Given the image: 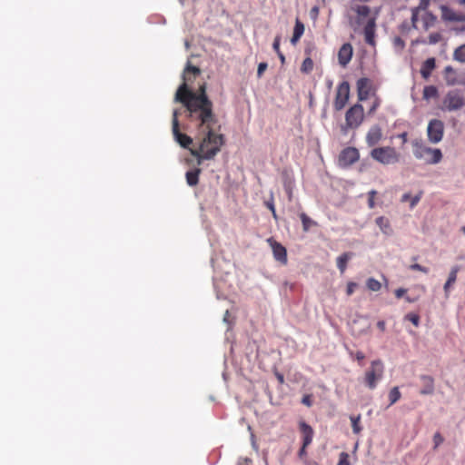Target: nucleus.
Instances as JSON below:
<instances>
[{"label": "nucleus", "mask_w": 465, "mask_h": 465, "mask_svg": "<svg viewBox=\"0 0 465 465\" xmlns=\"http://www.w3.org/2000/svg\"><path fill=\"white\" fill-rule=\"evenodd\" d=\"M366 286L372 292H378L381 288V282L373 277H370L366 281Z\"/></svg>", "instance_id": "obj_37"}, {"label": "nucleus", "mask_w": 465, "mask_h": 465, "mask_svg": "<svg viewBox=\"0 0 465 465\" xmlns=\"http://www.w3.org/2000/svg\"><path fill=\"white\" fill-rule=\"evenodd\" d=\"M231 318V313L229 312V310H226L224 314H223V322H225L229 327H231L233 322L230 319Z\"/></svg>", "instance_id": "obj_57"}, {"label": "nucleus", "mask_w": 465, "mask_h": 465, "mask_svg": "<svg viewBox=\"0 0 465 465\" xmlns=\"http://www.w3.org/2000/svg\"><path fill=\"white\" fill-rule=\"evenodd\" d=\"M442 110L452 112L461 109L465 104V101L464 98L460 95V90L453 89L447 93L442 101Z\"/></svg>", "instance_id": "obj_7"}, {"label": "nucleus", "mask_w": 465, "mask_h": 465, "mask_svg": "<svg viewBox=\"0 0 465 465\" xmlns=\"http://www.w3.org/2000/svg\"><path fill=\"white\" fill-rule=\"evenodd\" d=\"M268 68V64L266 62H261L259 63L258 64V67H257V78H262V76L263 75L264 72L267 70Z\"/></svg>", "instance_id": "obj_46"}, {"label": "nucleus", "mask_w": 465, "mask_h": 465, "mask_svg": "<svg viewBox=\"0 0 465 465\" xmlns=\"http://www.w3.org/2000/svg\"><path fill=\"white\" fill-rule=\"evenodd\" d=\"M264 205L272 212V217L277 220L278 215L276 213L273 194L271 193L270 199L264 202Z\"/></svg>", "instance_id": "obj_40"}, {"label": "nucleus", "mask_w": 465, "mask_h": 465, "mask_svg": "<svg viewBox=\"0 0 465 465\" xmlns=\"http://www.w3.org/2000/svg\"><path fill=\"white\" fill-rule=\"evenodd\" d=\"M298 426L302 434V443H304L305 446H309L312 442L314 436V430L312 427L304 420H299Z\"/></svg>", "instance_id": "obj_16"}, {"label": "nucleus", "mask_w": 465, "mask_h": 465, "mask_svg": "<svg viewBox=\"0 0 465 465\" xmlns=\"http://www.w3.org/2000/svg\"><path fill=\"white\" fill-rule=\"evenodd\" d=\"M268 242H270V245L272 249V253L274 259L279 262L281 264H287L288 258H287V250L286 248L277 241H275L273 238L268 239Z\"/></svg>", "instance_id": "obj_15"}, {"label": "nucleus", "mask_w": 465, "mask_h": 465, "mask_svg": "<svg viewBox=\"0 0 465 465\" xmlns=\"http://www.w3.org/2000/svg\"><path fill=\"white\" fill-rule=\"evenodd\" d=\"M173 101L183 105L185 116L189 121H201L202 125L219 122L213 111V103L206 93L205 83L199 85L197 92L187 83H182L174 94Z\"/></svg>", "instance_id": "obj_1"}, {"label": "nucleus", "mask_w": 465, "mask_h": 465, "mask_svg": "<svg viewBox=\"0 0 465 465\" xmlns=\"http://www.w3.org/2000/svg\"><path fill=\"white\" fill-rule=\"evenodd\" d=\"M273 374L274 376L276 377L277 381H279L280 384H283L284 383V376L282 372H280L276 367H273Z\"/></svg>", "instance_id": "obj_56"}, {"label": "nucleus", "mask_w": 465, "mask_h": 465, "mask_svg": "<svg viewBox=\"0 0 465 465\" xmlns=\"http://www.w3.org/2000/svg\"><path fill=\"white\" fill-rule=\"evenodd\" d=\"M355 256L353 252H345L336 259V265L341 273H343L348 266V262Z\"/></svg>", "instance_id": "obj_24"}, {"label": "nucleus", "mask_w": 465, "mask_h": 465, "mask_svg": "<svg viewBox=\"0 0 465 465\" xmlns=\"http://www.w3.org/2000/svg\"><path fill=\"white\" fill-rule=\"evenodd\" d=\"M411 28H412V27L409 25L407 21L402 22L400 25V30L402 33L409 32L411 30Z\"/></svg>", "instance_id": "obj_63"}, {"label": "nucleus", "mask_w": 465, "mask_h": 465, "mask_svg": "<svg viewBox=\"0 0 465 465\" xmlns=\"http://www.w3.org/2000/svg\"><path fill=\"white\" fill-rule=\"evenodd\" d=\"M401 397V393L400 391L399 387H393L389 392V406L395 404Z\"/></svg>", "instance_id": "obj_34"}, {"label": "nucleus", "mask_w": 465, "mask_h": 465, "mask_svg": "<svg viewBox=\"0 0 465 465\" xmlns=\"http://www.w3.org/2000/svg\"><path fill=\"white\" fill-rule=\"evenodd\" d=\"M422 194H423V193L421 191H420L419 193L416 194L415 196H411V193H406L401 196V202L405 203V202L410 201V207L413 208L414 206H416L419 203V202L421 199Z\"/></svg>", "instance_id": "obj_30"}, {"label": "nucleus", "mask_w": 465, "mask_h": 465, "mask_svg": "<svg viewBox=\"0 0 465 465\" xmlns=\"http://www.w3.org/2000/svg\"><path fill=\"white\" fill-rule=\"evenodd\" d=\"M393 45L402 50L405 47V41L401 36H395L393 39Z\"/></svg>", "instance_id": "obj_54"}, {"label": "nucleus", "mask_w": 465, "mask_h": 465, "mask_svg": "<svg viewBox=\"0 0 465 465\" xmlns=\"http://www.w3.org/2000/svg\"><path fill=\"white\" fill-rule=\"evenodd\" d=\"M374 97H375V99H374L371 106L370 107V109L367 112L368 116L372 115L381 105V98L377 95H374Z\"/></svg>", "instance_id": "obj_42"}, {"label": "nucleus", "mask_w": 465, "mask_h": 465, "mask_svg": "<svg viewBox=\"0 0 465 465\" xmlns=\"http://www.w3.org/2000/svg\"><path fill=\"white\" fill-rule=\"evenodd\" d=\"M308 446H305L304 443H302V447L300 448L298 451V457L302 460H303L307 456L306 448Z\"/></svg>", "instance_id": "obj_59"}, {"label": "nucleus", "mask_w": 465, "mask_h": 465, "mask_svg": "<svg viewBox=\"0 0 465 465\" xmlns=\"http://www.w3.org/2000/svg\"><path fill=\"white\" fill-rule=\"evenodd\" d=\"M430 5V0H420V4L418 6H416L419 10H426L428 6Z\"/></svg>", "instance_id": "obj_60"}, {"label": "nucleus", "mask_w": 465, "mask_h": 465, "mask_svg": "<svg viewBox=\"0 0 465 465\" xmlns=\"http://www.w3.org/2000/svg\"><path fill=\"white\" fill-rule=\"evenodd\" d=\"M460 265H454L451 267L450 272L448 276V279L443 286V290H444L446 297H449L450 289L451 285L456 282L457 274L460 272Z\"/></svg>", "instance_id": "obj_26"}, {"label": "nucleus", "mask_w": 465, "mask_h": 465, "mask_svg": "<svg viewBox=\"0 0 465 465\" xmlns=\"http://www.w3.org/2000/svg\"><path fill=\"white\" fill-rule=\"evenodd\" d=\"M350 98V84L348 81H342L336 90V96L333 103L335 111H341L347 104Z\"/></svg>", "instance_id": "obj_12"}, {"label": "nucleus", "mask_w": 465, "mask_h": 465, "mask_svg": "<svg viewBox=\"0 0 465 465\" xmlns=\"http://www.w3.org/2000/svg\"><path fill=\"white\" fill-rule=\"evenodd\" d=\"M360 420H361L360 415L351 416V427H352V431L354 434H359L362 430V427L360 425Z\"/></svg>", "instance_id": "obj_39"}, {"label": "nucleus", "mask_w": 465, "mask_h": 465, "mask_svg": "<svg viewBox=\"0 0 465 465\" xmlns=\"http://www.w3.org/2000/svg\"><path fill=\"white\" fill-rule=\"evenodd\" d=\"M453 58L460 63H465V44L454 50Z\"/></svg>", "instance_id": "obj_35"}, {"label": "nucleus", "mask_w": 465, "mask_h": 465, "mask_svg": "<svg viewBox=\"0 0 465 465\" xmlns=\"http://www.w3.org/2000/svg\"><path fill=\"white\" fill-rule=\"evenodd\" d=\"M328 106H329V99L326 98L325 103H324V106L322 108V114H321L322 119H326L327 118V108H328Z\"/></svg>", "instance_id": "obj_62"}, {"label": "nucleus", "mask_w": 465, "mask_h": 465, "mask_svg": "<svg viewBox=\"0 0 465 465\" xmlns=\"http://www.w3.org/2000/svg\"><path fill=\"white\" fill-rule=\"evenodd\" d=\"M300 218L302 223V229L304 232H308L312 225H316L317 223L312 220L305 213L300 214Z\"/></svg>", "instance_id": "obj_33"}, {"label": "nucleus", "mask_w": 465, "mask_h": 465, "mask_svg": "<svg viewBox=\"0 0 465 465\" xmlns=\"http://www.w3.org/2000/svg\"><path fill=\"white\" fill-rule=\"evenodd\" d=\"M442 39V35L440 33H431L429 35V41L428 44L430 45H436Z\"/></svg>", "instance_id": "obj_45"}, {"label": "nucleus", "mask_w": 465, "mask_h": 465, "mask_svg": "<svg viewBox=\"0 0 465 465\" xmlns=\"http://www.w3.org/2000/svg\"><path fill=\"white\" fill-rule=\"evenodd\" d=\"M435 67H436V59L434 57H430V58L426 59L422 63L420 71L422 78L428 79L431 75V73L435 69Z\"/></svg>", "instance_id": "obj_23"}, {"label": "nucleus", "mask_w": 465, "mask_h": 465, "mask_svg": "<svg viewBox=\"0 0 465 465\" xmlns=\"http://www.w3.org/2000/svg\"><path fill=\"white\" fill-rule=\"evenodd\" d=\"M382 137V130L379 124H373L366 134V143L368 146L376 145Z\"/></svg>", "instance_id": "obj_21"}, {"label": "nucleus", "mask_w": 465, "mask_h": 465, "mask_svg": "<svg viewBox=\"0 0 465 465\" xmlns=\"http://www.w3.org/2000/svg\"><path fill=\"white\" fill-rule=\"evenodd\" d=\"M178 116H179V110L178 109H174L173 111L172 128L180 127V123H179V120H178Z\"/></svg>", "instance_id": "obj_50"}, {"label": "nucleus", "mask_w": 465, "mask_h": 465, "mask_svg": "<svg viewBox=\"0 0 465 465\" xmlns=\"http://www.w3.org/2000/svg\"><path fill=\"white\" fill-rule=\"evenodd\" d=\"M196 123V129L199 134H203L202 141L199 143L201 148H207L209 145L217 147L219 152L221 147L225 144L226 138L223 134L217 132L221 130V124H201V121H194Z\"/></svg>", "instance_id": "obj_2"}, {"label": "nucleus", "mask_w": 465, "mask_h": 465, "mask_svg": "<svg viewBox=\"0 0 465 465\" xmlns=\"http://www.w3.org/2000/svg\"><path fill=\"white\" fill-rule=\"evenodd\" d=\"M420 380L422 383V387L420 390V394L423 396L432 395L435 391V381L430 375L421 374Z\"/></svg>", "instance_id": "obj_19"}, {"label": "nucleus", "mask_w": 465, "mask_h": 465, "mask_svg": "<svg viewBox=\"0 0 465 465\" xmlns=\"http://www.w3.org/2000/svg\"><path fill=\"white\" fill-rule=\"evenodd\" d=\"M351 334L355 337H361L369 332L371 322H369V315H362L356 313L354 319L349 322Z\"/></svg>", "instance_id": "obj_8"}, {"label": "nucleus", "mask_w": 465, "mask_h": 465, "mask_svg": "<svg viewBox=\"0 0 465 465\" xmlns=\"http://www.w3.org/2000/svg\"><path fill=\"white\" fill-rule=\"evenodd\" d=\"M364 108L361 103L351 105L345 114V124L341 125V133L346 134L349 129H357L364 121Z\"/></svg>", "instance_id": "obj_3"}, {"label": "nucleus", "mask_w": 465, "mask_h": 465, "mask_svg": "<svg viewBox=\"0 0 465 465\" xmlns=\"http://www.w3.org/2000/svg\"><path fill=\"white\" fill-rule=\"evenodd\" d=\"M410 270L411 271H419L424 273H428L430 272V269L428 267L422 266L419 263H413L410 266Z\"/></svg>", "instance_id": "obj_49"}, {"label": "nucleus", "mask_w": 465, "mask_h": 465, "mask_svg": "<svg viewBox=\"0 0 465 465\" xmlns=\"http://www.w3.org/2000/svg\"><path fill=\"white\" fill-rule=\"evenodd\" d=\"M313 69V61L310 56H307L301 66V72L304 74H310Z\"/></svg>", "instance_id": "obj_36"}, {"label": "nucleus", "mask_w": 465, "mask_h": 465, "mask_svg": "<svg viewBox=\"0 0 465 465\" xmlns=\"http://www.w3.org/2000/svg\"><path fill=\"white\" fill-rule=\"evenodd\" d=\"M422 20H423V28L425 30H428L429 28H430L431 26L434 25V24L437 21V16L433 13L427 11L425 13L424 16L422 17Z\"/></svg>", "instance_id": "obj_31"}, {"label": "nucleus", "mask_w": 465, "mask_h": 465, "mask_svg": "<svg viewBox=\"0 0 465 465\" xmlns=\"http://www.w3.org/2000/svg\"><path fill=\"white\" fill-rule=\"evenodd\" d=\"M304 24L299 18H296L293 28V34L298 35L299 36H302L304 34Z\"/></svg>", "instance_id": "obj_41"}, {"label": "nucleus", "mask_w": 465, "mask_h": 465, "mask_svg": "<svg viewBox=\"0 0 465 465\" xmlns=\"http://www.w3.org/2000/svg\"><path fill=\"white\" fill-rule=\"evenodd\" d=\"M441 18L446 22H460V14H456L451 8L448 5H441Z\"/></svg>", "instance_id": "obj_27"}, {"label": "nucleus", "mask_w": 465, "mask_h": 465, "mask_svg": "<svg viewBox=\"0 0 465 465\" xmlns=\"http://www.w3.org/2000/svg\"><path fill=\"white\" fill-rule=\"evenodd\" d=\"M281 39H282L281 35H277L272 43V49L274 50V52L276 54L279 52H282L280 49Z\"/></svg>", "instance_id": "obj_52"}, {"label": "nucleus", "mask_w": 465, "mask_h": 465, "mask_svg": "<svg viewBox=\"0 0 465 465\" xmlns=\"http://www.w3.org/2000/svg\"><path fill=\"white\" fill-rule=\"evenodd\" d=\"M360 158V153L355 147H346L342 149L339 154V165L347 168L356 163Z\"/></svg>", "instance_id": "obj_13"}, {"label": "nucleus", "mask_w": 465, "mask_h": 465, "mask_svg": "<svg viewBox=\"0 0 465 465\" xmlns=\"http://www.w3.org/2000/svg\"><path fill=\"white\" fill-rule=\"evenodd\" d=\"M320 8L318 5H314L310 10V17L312 20L315 21L318 18Z\"/></svg>", "instance_id": "obj_53"}, {"label": "nucleus", "mask_w": 465, "mask_h": 465, "mask_svg": "<svg viewBox=\"0 0 465 465\" xmlns=\"http://www.w3.org/2000/svg\"><path fill=\"white\" fill-rule=\"evenodd\" d=\"M406 293H407V289L402 288V287L398 288L394 291V294H395L396 298H398V299L404 297Z\"/></svg>", "instance_id": "obj_58"}, {"label": "nucleus", "mask_w": 465, "mask_h": 465, "mask_svg": "<svg viewBox=\"0 0 465 465\" xmlns=\"http://www.w3.org/2000/svg\"><path fill=\"white\" fill-rule=\"evenodd\" d=\"M439 96L438 87L435 85H427L423 89V99L430 100V98H437Z\"/></svg>", "instance_id": "obj_32"}, {"label": "nucleus", "mask_w": 465, "mask_h": 465, "mask_svg": "<svg viewBox=\"0 0 465 465\" xmlns=\"http://www.w3.org/2000/svg\"><path fill=\"white\" fill-rule=\"evenodd\" d=\"M444 134V123L439 119H431L427 127L428 140L432 143H440Z\"/></svg>", "instance_id": "obj_11"}, {"label": "nucleus", "mask_w": 465, "mask_h": 465, "mask_svg": "<svg viewBox=\"0 0 465 465\" xmlns=\"http://www.w3.org/2000/svg\"><path fill=\"white\" fill-rule=\"evenodd\" d=\"M405 321L411 322L415 327H419L420 323V317L416 312H409L404 316Z\"/></svg>", "instance_id": "obj_38"}, {"label": "nucleus", "mask_w": 465, "mask_h": 465, "mask_svg": "<svg viewBox=\"0 0 465 465\" xmlns=\"http://www.w3.org/2000/svg\"><path fill=\"white\" fill-rule=\"evenodd\" d=\"M353 55V47L351 43L343 44L338 52L339 64L345 67L351 60Z\"/></svg>", "instance_id": "obj_17"}, {"label": "nucleus", "mask_w": 465, "mask_h": 465, "mask_svg": "<svg viewBox=\"0 0 465 465\" xmlns=\"http://www.w3.org/2000/svg\"><path fill=\"white\" fill-rule=\"evenodd\" d=\"M381 7H375L373 10V15L368 16L366 24L362 29L365 43L371 46L376 45V20L380 14Z\"/></svg>", "instance_id": "obj_6"}, {"label": "nucleus", "mask_w": 465, "mask_h": 465, "mask_svg": "<svg viewBox=\"0 0 465 465\" xmlns=\"http://www.w3.org/2000/svg\"><path fill=\"white\" fill-rule=\"evenodd\" d=\"M376 194H377V192L375 190H371L368 193V206L371 209L375 207L374 197Z\"/></svg>", "instance_id": "obj_48"}, {"label": "nucleus", "mask_w": 465, "mask_h": 465, "mask_svg": "<svg viewBox=\"0 0 465 465\" xmlns=\"http://www.w3.org/2000/svg\"><path fill=\"white\" fill-rule=\"evenodd\" d=\"M201 173L202 169L199 167H194L185 173V180L190 187H194L199 183V177Z\"/></svg>", "instance_id": "obj_25"}, {"label": "nucleus", "mask_w": 465, "mask_h": 465, "mask_svg": "<svg viewBox=\"0 0 465 465\" xmlns=\"http://www.w3.org/2000/svg\"><path fill=\"white\" fill-rule=\"evenodd\" d=\"M430 154H431V157L425 159L426 163L429 164H436L440 163L443 156L441 150L439 148H430Z\"/></svg>", "instance_id": "obj_29"}, {"label": "nucleus", "mask_w": 465, "mask_h": 465, "mask_svg": "<svg viewBox=\"0 0 465 465\" xmlns=\"http://www.w3.org/2000/svg\"><path fill=\"white\" fill-rule=\"evenodd\" d=\"M375 223L385 235L391 236L393 233V230L388 218L384 216H379L375 219Z\"/></svg>", "instance_id": "obj_28"}, {"label": "nucleus", "mask_w": 465, "mask_h": 465, "mask_svg": "<svg viewBox=\"0 0 465 465\" xmlns=\"http://www.w3.org/2000/svg\"><path fill=\"white\" fill-rule=\"evenodd\" d=\"M173 138L179 145L184 149H188L190 151L191 145L193 143V140L191 136L186 134H183L180 131V127L172 128Z\"/></svg>", "instance_id": "obj_20"}, {"label": "nucleus", "mask_w": 465, "mask_h": 465, "mask_svg": "<svg viewBox=\"0 0 465 465\" xmlns=\"http://www.w3.org/2000/svg\"><path fill=\"white\" fill-rule=\"evenodd\" d=\"M384 364L381 360L377 359L371 362V367L365 372L364 383L370 390H374L377 383L383 377Z\"/></svg>", "instance_id": "obj_5"}, {"label": "nucleus", "mask_w": 465, "mask_h": 465, "mask_svg": "<svg viewBox=\"0 0 465 465\" xmlns=\"http://www.w3.org/2000/svg\"><path fill=\"white\" fill-rule=\"evenodd\" d=\"M444 441V438L441 436L440 432H436L433 436L434 449H437L442 442Z\"/></svg>", "instance_id": "obj_51"}, {"label": "nucleus", "mask_w": 465, "mask_h": 465, "mask_svg": "<svg viewBox=\"0 0 465 465\" xmlns=\"http://www.w3.org/2000/svg\"><path fill=\"white\" fill-rule=\"evenodd\" d=\"M358 103L366 101L369 96L376 95V88L368 77L359 78L356 82Z\"/></svg>", "instance_id": "obj_10"}, {"label": "nucleus", "mask_w": 465, "mask_h": 465, "mask_svg": "<svg viewBox=\"0 0 465 465\" xmlns=\"http://www.w3.org/2000/svg\"><path fill=\"white\" fill-rule=\"evenodd\" d=\"M336 465H351L349 454L345 451L341 452L339 454V461Z\"/></svg>", "instance_id": "obj_44"}, {"label": "nucleus", "mask_w": 465, "mask_h": 465, "mask_svg": "<svg viewBox=\"0 0 465 465\" xmlns=\"http://www.w3.org/2000/svg\"><path fill=\"white\" fill-rule=\"evenodd\" d=\"M357 14L356 17L350 16L349 17V26L353 30L354 33H361L362 30H360V27L364 23V18L368 17L371 14V7L366 5H357L353 8Z\"/></svg>", "instance_id": "obj_9"}, {"label": "nucleus", "mask_w": 465, "mask_h": 465, "mask_svg": "<svg viewBox=\"0 0 465 465\" xmlns=\"http://www.w3.org/2000/svg\"><path fill=\"white\" fill-rule=\"evenodd\" d=\"M218 153L217 147H210L205 150L199 145L198 148L190 149V153L195 157L198 165H201L205 160L214 159Z\"/></svg>", "instance_id": "obj_14"}, {"label": "nucleus", "mask_w": 465, "mask_h": 465, "mask_svg": "<svg viewBox=\"0 0 465 465\" xmlns=\"http://www.w3.org/2000/svg\"><path fill=\"white\" fill-rule=\"evenodd\" d=\"M370 154L372 159L384 165L393 164L400 161V153L391 146L373 148Z\"/></svg>", "instance_id": "obj_4"}, {"label": "nucleus", "mask_w": 465, "mask_h": 465, "mask_svg": "<svg viewBox=\"0 0 465 465\" xmlns=\"http://www.w3.org/2000/svg\"><path fill=\"white\" fill-rule=\"evenodd\" d=\"M200 74L201 69L198 66L193 65L190 61H187L182 74L183 83H187L189 84Z\"/></svg>", "instance_id": "obj_18"}, {"label": "nucleus", "mask_w": 465, "mask_h": 465, "mask_svg": "<svg viewBox=\"0 0 465 465\" xmlns=\"http://www.w3.org/2000/svg\"><path fill=\"white\" fill-rule=\"evenodd\" d=\"M301 403L307 407H312L313 404L312 395V394H304L301 400Z\"/></svg>", "instance_id": "obj_47"}, {"label": "nucleus", "mask_w": 465, "mask_h": 465, "mask_svg": "<svg viewBox=\"0 0 465 465\" xmlns=\"http://www.w3.org/2000/svg\"><path fill=\"white\" fill-rule=\"evenodd\" d=\"M413 154L417 159H427L430 154V147L425 146L421 141L415 140L412 143Z\"/></svg>", "instance_id": "obj_22"}, {"label": "nucleus", "mask_w": 465, "mask_h": 465, "mask_svg": "<svg viewBox=\"0 0 465 465\" xmlns=\"http://www.w3.org/2000/svg\"><path fill=\"white\" fill-rule=\"evenodd\" d=\"M282 176H283V186L287 190L288 188L291 187V181H290L289 175L286 172H284L282 173Z\"/></svg>", "instance_id": "obj_61"}, {"label": "nucleus", "mask_w": 465, "mask_h": 465, "mask_svg": "<svg viewBox=\"0 0 465 465\" xmlns=\"http://www.w3.org/2000/svg\"><path fill=\"white\" fill-rule=\"evenodd\" d=\"M252 460L249 458H240L237 461V465H248Z\"/></svg>", "instance_id": "obj_64"}, {"label": "nucleus", "mask_w": 465, "mask_h": 465, "mask_svg": "<svg viewBox=\"0 0 465 465\" xmlns=\"http://www.w3.org/2000/svg\"><path fill=\"white\" fill-rule=\"evenodd\" d=\"M420 11V10L417 9L416 7L411 8V27L413 29H417V22L419 20V12Z\"/></svg>", "instance_id": "obj_43"}, {"label": "nucleus", "mask_w": 465, "mask_h": 465, "mask_svg": "<svg viewBox=\"0 0 465 465\" xmlns=\"http://www.w3.org/2000/svg\"><path fill=\"white\" fill-rule=\"evenodd\" d=\"M358 287V284L354 282H349L346 288L347 295H351L355 289Z\"/></svg>", "instance_id": "obj_55"}]
</instances>
